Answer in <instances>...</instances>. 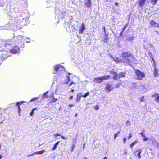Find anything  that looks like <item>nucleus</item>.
I'll list each match as a JSON object with an SVG mask.
<instances>
[{
	"label": "nucleus",
	"mask_w": 159,
	"mask_h": 159,
	"mask_svg": "<svg viewBox=\"0 0 159 159\" xmlns=\"http://www.w3.org/2000/svg\"><path fill=\"white\" fill-rule=\"evenodd\" d=\"M121 58H119V63H126L130 65L133 62L135 61L136 58L134 55L128 52H124L121 54Z\"/></svg>",
	"instance_id": "1"
},
{
	"label": "nucleus",
	"mask_w": 159,
	"mask_h": 159,
	"mask_svg": "<svg viewBox=\"0 0 159 159\" xmlns=\"http://www.w3.org/2000/svg\"><path fill=\"white\" fill-rule=\"evenodd\" d=\"M135 73L138 80H141L142 79L144 78L145 75L144 73L138 69L134 70Z\"/></svg>",
	"instance_id": "2"
},
{
	"label": "nucleus",
	"mask_w": 159,
	"mask_h": 159,
	"mask_svg": "<svg viewBox=\"0 0 159 159\" xmlns=\"http://www.w3.org/2000/svg\"><path fill=\"white\" fill-rule=\"evenodd\" d=\"M89 92H87L85 94L83 95H82V93H78V94L77 95L76 99V101L77 102H78L80 101L81 100V97H82L84 98H86L89 95Z\"/></svg>",
	"instance_id": "3"
},
{
	"label": "nucleus",
	"mask_w": 159,
	"mask_h": 159,
	"mask_svg": "<svg viewBox=\"0 0 159 159\" xmlns=\"http://www.w3.org/2000/svg\"><path fill=\"white\" fill-rule=\"evenodd\" d=\"M10 51L11 53L14 54L19 53L20 52V47L19 46H15L10 50Z\"/></svg>",
	"instance_id": "4"
},
{
	"label": "nucleus",
	"mask_w": 159,
	"mask_h": 159,
	"mask_svg": "<svg viewBox=\"0 0 159 159\" xmlns=\"http://www.w3.org/2000/svg\"><path fill=\"white\" fill-rule=\"evenodd\" d=\"M114 88L111 86V85L110 84H107L104 88L105 90L108 92H109L112 90Z\"/></svg>",
	"instance_id": "5"
},
{
	"label": "nucleus",
	"mask_w": 159,
	"mask_h": 159,
	"mask_svg": "<svg viewBox=\"0 0 159 159\" xmlns=\"http://www.w3.org/2000/svg\"><path fill=\"white\" fill-rule=\"evenodd\" d=\"M142 150L141 149H138L134 152L135 155L137 157L138 159H140L141 157V153Z\"/></svg>",
	"instance_id": "6"
},
{
	"label": "nucleus",
	"mask_w": 159,
	"mask_h": 159,
	"mask_svg": "<svg viewBox=\"0 0 159 159\" xmlns=\"http://www.w3.org/2000/svg\"><path fill=\"white\" fill-rule=\"evenodd\" d=\"M108 34L105 33L102 37V40L105 43H107L108 41L109 38L108 37Z\"/></svg>",
	"instance_id": "7"
},
{
	"label": "nucleus",
	"mask_w": 159,
	"mask_h": 159,
	"mask_svg": "<svg viewBox=\"0 0 159 159\" xmlns=\"http://www.w3.org/2000/svg\"><path fill=\"white\" fill-rule=\"evenodd\" d=\"M85 29V25L84 23H82L81 25V26L79 29V31L80 34H82L84 31Z\"/></svg>",
	"instance_id": "8"
},
{
	"label": "nucleus",
	"mask_w": 159,
	"mask_h": 159,
	"mask_svg": "<svg viewBox=\"0 0 159 159\" xmlns=\"http://www.w3.org/2000/svg\"><path fill=\"white\" fill-rule=\"evenodd\" d=\"M86 1L84 3L85 6L88 8H90L92 6V2L91 0H85Z\"/></svg>",
	"instance_id": "9"
},
{
	"label": "nucleus",
	"mask_w": 159,
	"mask_h": 159,
	"mask_svg": "<svg viewBox=\"0 0 159 159\" xmlns=\"http://www.w3.org/2000/svg\"><path fill=\"white\" fill-rule=\"evenodd\" d=\"M150 26L151 27H158V24L156 22L153 20H151L149 22Z\"/></svg>",
	"instance_id": "10"
},
{
	"label": "nucleus",
	"mask_w": 159,
	"mask_h": 159,
	"mask_svg": "<svg viewBox=\"0 0 159 159\" xmlns=\"http://www.w3.org/2000/svg\"><path fill=\"white\" fill-rule=\"evenodd\" d=\"M63 68V66L59 64L55 65L54 67V70L56 72L58 71H59V68Z\"/></svg>",
	"instance_id": "11"
},
{
	"label": "nucleus",
	"mask_w": 159,
	"mask_h": 159,
	"mask_svg": "<svg viewBox=\"0 0 159 159\" xmlns=\"http://www.w3.org/2000/svg\"><path fill=\"white\" fill-rule=\"evenodd\" d=\"M109 56L112 58L113 60L116 63H119V58L117 57H114L113 55L111 54H109Z\"/></svg>",
	"instance_id": "12"
},
{
	"label": "nucleus",
	"mask_w": 159,
	"mask_h": 159,
	"mask_svg": "<svg viewBox=\"0 0 159 159\" xmlns=\"http://www.w3.org/2000/svg\"><path fill=\"white\" fill-rule=\"evenodd\" d=\"M93 80L95 83H101L102 81L101 76L94 78Z\"/></svg>",
	"instance_id": "13"
},
{
	"label": "nucleus",
	"mask_w": 159,
	"mask_h": 159,
	"mask_svg": "<svg viewBox=\"0 0 159 159\" xmlns=\"http://www.w3.org/2000/svg\"><path fill=\"white\" fill-rule=\"evenodd\" d=\"M147 0H139V5L141 7H142L145 4V2Z\"/></svg>",
	"instance_id": "14"
},
{
	"label": "nucleus",
	"mask_w": 159,
	"mask_h": 159,
	"mask_svg": "<svg viewBox=\"0 0 159 159\" xmlns=\"http://www.w3.org/2000/svg\"><path fill=\"white\" fill-rule=\"evenodd\" d=\"M112 72V74L114 75V76H113V79L114 80H117L119 79V75H118L116 72Z\"/></svg>",
	"instance_id": "15"
},
{
	"label": "nucleus",
	"mask_w": 159,
	"mask_h": 159,
	"mask_svg": "<svg viewBox=\"0 0 159 159\" xmlns=\"http://www.w3.org/2000/svg\"><path fill=\"white\" fill-rule=\"evenodd\" d=\"M126 72H121L119 74V79L121 78H124L125 77Z\"/></svg>",
	"instance_id": "16"
},
{
	"label": "nucleus",
	"mask_w": 159,
	"mask_h": 159,
	"mask_svg": "<svg viewBox=\"0 0 159 159\" xmlns=\"http://www.w3.org/2000/svg\"><path fill=\"white\" fill-rule=\"evenodd\" d=\"M153 75L155 77L159 76V74L158 73V70L156 68L154 69Z\"/></svg>",
	"instance_id": "17"
},
{
	"label": "nucleus",
	"mask_w": 159,
	"mask_h": 159,
	"mask_svg": "<svg viewBox=\"0 0 159 159\" xmlns=\"http://www.w3.org/2000/svg\"><path fill=\"white\" fill-rule=\"evenodd\" d=\"M25 102L22 101L20 102H18L16 103V105L17 106L19 111L20 112V106L24 102Z\"/></svg>",
	"instance_id": "18"
},
{
	"label": "nucleus",
	"mask_w": 159,
	"mask_h": 159,
	"mask_svg": "<svg viewBox=\"0 0 159 159\" xmlns=\"http://www.w3.org/2000/svg\"><path fill=\"white\" fill-rule=\"evenodd\" d=\"M155 96H157V97L155 99V101L159 103V95L158 94L156 93L152 95V97H154Z\"/></svg>",
	"instance_id": "19"
},
{
	"label": "nucleus",
	"mask_w": 159,
	"mask_h": 159,
	"mask_svg": "<svg viewBox=\"0 0 159 159\" xmlns=\"http://www.w3.org/2000/svg\"><path fill=\"white\" fill-rule=\"evenodd\" d=\"M102 81L104 80H107L110 79V76L109 75H107L106 76H101Z\"/></svg>",
	"instance_id": "20"
},
{
	"label": "nucleus",
	"mask_w": 159,
	"mask_h": 159,
	"mask_svg": "<svg viewBox=\"0 0 159 159\" xmlns=\"http://www.w3.org/2000/svg\"><path fill=\"white\" fill-rule=\"evenodd\" d=\"M59 143H60V141H58L57 142L54 144L53 147L52 148V150H55L56 149V148L57 147V145H58V144Z\"/></svg>",
	"instance_id": "21"
},
{
	"label": "nucleus",
	"mask_w": 159,
	"mask_h": 159,
	"mask_svg": "<svg viewBox=\"0 0 159 159\" xmlns=\"http://www.w3.org/2000/svg\"><path fill=\"white\" fill-rule=\"evenodd\" d=\"M137 142V141H134L130 144V148L131 149H133V147L136 144Z\"/></svg>",
	"instance_id": "22"
},
{
	"label": "nucleus",
	"mask_w": 159,
	"mask_h": 159,
	"mask_svg": "<svg viewBox=\"0 0 159 159\" xmlns=\"http://www.w3.org/2000/svg\"><path fill=\"white\" fill-rule=\"evenodd\" d=\"M45 151V150H43L41 151H38L35 152V154H42Z\"/></svg>",
	"instance_id": "23"
},
{
	"label": "nucleus",
	"mask_w": 159,
	"mask_h": 159,
	"mask_svg": "<svg viewBox=\"0 0 159 159\" xmlns=\"http://www.w3.org/2000/svg\"><path fill=\"white\" fill-rule=\"evenodd\" d=\"M128 23H127L126 24H125L124 25L123 28L121 29V31H122L124 32V31H125V29L128 26Z\"/></svg>",
	"instance_id": "24"
},
{
	"label": "nucleus",
	"mask_w": 159,
	"mask_h": 159,
	"mask_svg": "<svg viewBox=\"0 0 159 159\" xmlns=\"http://www.w3.org/2000/svg\"><path fill=\"white\" fill-rule=\"evenodd\" d=\"M52 98H53V99L52 100L51 102L53 103L56 102L57 101V98H54V95L53 94L52 96Z\"/></svg>",
	"instance_id": "25"
},
{
	"label": "nucleus",
	"mask_w": 159,
	"mask_h": 159,
	"mask_svg": "<svg viewBox=\"0 0 159 159\" xmlns=\"http://www.w3.org/2000/svg\"><path fill=\"white\" fill-rule=\"evenodd\" d=\"M39 97H36L33 98L30 101H35L39 99Z\"/></svg>",
	"instance_id": "26"
},
{
	"label": "nucleus",
	"mask_w": 159,
	"mask_h": 159,
	"mask_svg": "<svg viewBox=\"0 0 159 159\" xmlns=\"http://www.w3.org/2000/svg\"><path fill=\"white\" fill-rule=\"evenodd\" d=\"M158 0H151V2L153 5H155L157 4Z\"/></svg>",
	"instance_id": "27"
},
{
	"label": "nucleus",
	"mask_w": 159,
	"mask_h": 159,
	"mask_svg": "<svg viewBox=\"0 0 159 159\" xmlns=\"http://www.w3.org/2000/svg\"><path fill=\"white\" fill-rule=\"evenodd\" d=\"M120 132V131H119L117 133L114 134V139H115L118 136V135L119 134Z\"/></svg>",
	"instance_id": "28"
},
{
	"label": "nucleus",
	"mask_w": 159,
	"mask_h": 159,
	"mask_svg": "<svg viewBox=\"0 0 159 159\" xmlns=\"http://www.w3.org/2000/svg\"><path fill=\"white\" fill-rule=\"evenodd\" d=\"M48 92V91H47V92H45L44 93V94L43 96V98H46L48 97V96L47 95V93Z\"/></svg>",
	"instance_id": "29"
},
{
	"label": "nucleus",
	"mask_w": 159,
	"mask_h": 159,
	"mask_svg": "<svg viewBox=\"0 0 159 159\" xmlns=\"http://www.w3.org/2000/svg\"><path fill=\"white\" fill-rule=\"evenodd\" d=\"M36 109H37V108H34V109H33L31 112H30V115L31 116H33V115H34V111L36 110Z\"/></svg>",
	"instance_id": "30"
},
{
	"label": "nucleus",
	"mask_w": 159,
	"mask_h": 159,
	"mask_svg": "<svg viewBox=\"0 0 159 159\" xmlns=\"http://www.w3.org/2000/svg\"><path fill=\"white\" fill-rule=\"evenodd\" d=\"M21 37L20 36H18L17 38V41L18 42H21Z\"/></svg>",
	"instance_id": "31"
},
{
	"label": "nucleus",
	"mask_w": 159,
	"mask_h": 159,
	"mask_svg": "<svg viewBox=\"0 0 159 159\" xmlns=\"http://www.w3.org/2000/svg\"><path fill=\"white\" fill-rule=\"evenodd\" d=\"M121 83H117L115 87L116 88L119 87L121 85Z\"/></svg>",
	"instance_id": "32"
},
{
	"label": "nucleus",
	"mask_w": 159,
	"mask_h": 159,
	"mask_svg": "<svg viewBox=\"0 0 159 159\" xmlns=\"http://www.w3.org/2000/svg\"><path fill=\"white\" fill-rule=\"evenodd\" d=\"M144 131L143 130L141 133H140V134L141 135L142 137H144L145 135L144 134Z\"/></svg>",
	"instance_id": "33"
},
{
	"label": "nucleus",
	"mask_w": 159,
	"mask_h": 159,
	"mask_svg": "<svg viewBox=\"0 0 159 159\" xmlns=\"http://www.w3.org/2000/svg\"><path fill=\"white\" fill-rule=\"evenodd\" d=\"M144 96H143L141 97L140 98V100L141 102H143L144 101Z\"/></svg>",
	"instance_id": "34"
},
{
	"label": "nucleus",
	"mask_w": 159,
	"mask_h": 159,
	"mask_svg": "<svg viewBox=\"0 0 159 159\" xmlns=\"http://www.w3.org/2000/svg\"><path fill=\"white\" fill-rule=\"evenodd\" d=\"M95 109L97 110H98L99 109V106L98 105H96L94 107Z\"/></svg>",
	"instance_id": "35"
},
{
	"label": "nucleus",
	"mask_w": 159,
	"mask_h": 159,
	"mask_svg": "<svg viewBox=\"0 0 159 159\" xmlns=\"http://www.w3.org/2000/svg\"><path fill=\"white\" fill-rule=\"evenodd\" d=\"M75 147V144H73L72 145V147H71V151H73Z\"/></svg>",
	"instance_id": "36"
},
{
	"label": "nucleus",
	"mask_w": 159,
	"mask_h": 159,
	"mask_svg": "<svg viewBox=\"0 0 159 159\" xmlns=\"http://www.w3.org/2000/svg\"><path fill=\"white\" fill-rule=\"evenodd\" d=\"M35 154V152H34L33 153H32V154H29L28 155V156H27V157H30L31 156H33V155H34Z\"/></svg>",
	"instance_id": "37"
},
{
	"label": "nucleus",
	"mask_w": 159,
	"mask_h": 159,
	"mask_svg": "<svg viewBox=\"0 0 159 159\" xmlns=\"http://www.w3.org/2000/svg\"><path fill=\"white\" fill-rule=\"evenodd\" d=\"M63 68H59V71H64L65 70V68L63 66Z\"/></svg>",
	"instance_id": "38"
},
{
	"label": "nucleus",
	"mask_w": 159,
	"mask_h": 159,
	"mask_svg": "<svg viewBox=\"0 0 159 159\" xmlns=\"http://www.w3.org/2000/svg\"><path fill=\"white\" fill-rule=\"evenodd\" d=\"M67 78L68 80H67V82H66V84H68V82H70V76H67Z\"/></svg>",
	"instance_id": "39"
},
{
	"label": "nucleus",
	"mask_w": 159,
	"mask_h": 159,
	"mask_svg": "<svg viewBox=\"0 0 159 159\" xmlns=\"http://www.w3.org/2000/svg\"><path fill=\"white\" fill-rule=\"evenodd\" d=\"M143 137L144 138L143 139V140L144 141H146L148 139V138L146 137L145 136Z\"/></svg>",
	"instance_id": "40"
},
{
	"label": "nucleus",
	"mask_w": 159,
	"mask_h": 159,
	"mask_svg": "<svg viewBox=\"0 0 159 159\" xmlns=\"http://www.w3.org/2000/svg\"><path fill=\"white\" fill-rule=\"evenodd\" d=\"M126 125H127L129 126L130 125V122H129V121L128 120L126 121Z\"/></svg>",
	"instance_id": "41"
},
{
	"label": "nucleus",
	"mask_w": 159,
	"mask_h": 159,
	"mask_svg": "<svg viewBox=\"0 0 159 159\" xmlns=\"http://www.w3.org/2000/svg\"><path fill=\"white\" fill-rule=\"evenodd\" d=\"M132 137V135H131V133H130L128 137V139H129Z\"/></svg>",
	"instance_id": "42"
},
{
	"label": "nucleus",
	"mask_w": 159,
	"mask_h": 159,
	"mask_svg": "<svg viewBox=\"0 0 159 159\" xmlns=\"http://www.w3.org/2000/svg\"><path fill=\"white\" fill-rule=\"evenodd\" d=\"M103 28V30H104V33H106V28H105V26H104L102 27Z\"/></svg>",
	"instance_id": "43"
},
{
	"label": "nucleus",
	"mask_w": 159,
	"mask_h": 159,
	"mask_svg": "<svg viewBox=\"0 0 159 159\" xmlns=\"http://www.w3.org/2000/svg\"><path fill=\"white\" fill-rule=\"evenodd\" d=\"M54 136H55V137H57L58 136H60V135L58 133H56Z\"/></svg>",
	"instance_id": "44"
},
{
	"label": "nucleus",
	"mask_w": 159,
	"mask_h": 159,
	"mask_svg": "<svg viewBox=\"0 0 159 159\" xmlns=\"http://www.w3.org/2000/svg\"><path fill=\"white\" fill-rule=\"evenodd\" d=\"M75 84V83H74V82H71V83H70L69 84V86H70L71 85H72V84Z\"/></svg>",
	"instance_id": "45"
},
{
	"label": "nucleus",
	"mask_w": 159,
	"mask_h": 159,
	"mask_svg": "<svg viewBox=\"0 0 159 159\" xmlns=\"http://www.w3.org/2000/svg\"><path fill=\"white\" fill-rule=\"evenodd\" d=\"M123 142L124 143H126V139L125 138H123Z\"/></svg>",
	"instance_id": "46"
},
{
	"label": "nucleus",
	"mask_w": 159,
	"mask_h": 159,
	"mask_svg": "<svg viewBox=\"0 0 159 159\" xmlns=\"http://www.w3.org/2000/svg\"><path fill=\"white\" fill-rule=\"evenodd\" d=\"M73 96H71L70 98H69V100H70L72 99H73Z\"/></svg>",
	"instance_id": "47"
},
{
	"label": "nucleus",
	"mask_w": 159,
	"mask_h": 159,
	"mask_svg": "<svg viewBox=\"0 0 159 159\" xmlns=\"http://www.w3.org/2000/svg\"><path fill=\"white\" fill-rule=\"evenodd\" d=\"M61 137L63 139H66L65 137L63 136H61Z\"/></svg>",
	"instance_id": "48"
},
{
	"label": "nucleus",
	"mask_w": 159,
	"mask_h": 159,
	"mask_svg": "<svg viewBox=\"0 0 159 159\" xmlns=\"http://www.w3.org/2000/svg\"><path fill=\"white\" fill-rule=\"evenodd\" d=\"M74 106V105L73 104H69V106L70 107H73Z\"/></svg>",
	"instance_id": "49"
},
{
	"label": "nucleus",
	"mask_w": 159,
	"mask_h": 159,
	"mask_svg": "<svg viewBox=\"0 0 159 159\" xmlns=\"http://www.w3.org/2000/svg\"><path fill=\"white\" fill-rule=\"evenodd\" d=\"M123 33V32L121 31L120 34V36H122Z\"/></svg>",
	"instance_id": "50"
},
{
	"label": "nucleus",
	"mask_w": 159,
	"mask_h": 159,
	"mask_svg": "<svg viewBox=\"0 0 159 159\" xmlns=\"http://www.w3.org/2000/svg\"><path fill=\"white\" fill-rule=\"evenodd\" d=\"M157 147L159 148V143H157Z\"/></svg>",
	"instance_id": "51"
},
{
	"label": "nucleus",
	"mask_w": 159,
	"mask_h": 159,
	"mask_svg": "<svg viewBox=\"0 0 159 159\" xmlns=\"http://www.w3.org/2000/svg\"><path fill=\"white\" fill-rule=\"evenodd\" d=\"M155 32L157 34H158L159 35V32L158 31H156Z\"/></svg>",
	"instance_id": "52"
},
{
	"label": "nucleus",
	"mask_w": 159,
	"mask_h": 159,
	"mask_svg": "<svg viewBox=\"0 0 159 159\" xmlns=\"http://www.w3.org/2000/svg\"><path fill=\"white\" fill-rule=\"evenodd\" d=\"M115 5H117V6L118 5V3L117 2L115 3Z\"/></svg>",
	"instance_id": "53"
},
{
	"label": "nucleus",
	"mask_w": 159,
	"mask_h": 159,
	"mask_svg": "<svg viewBox=\"0 0 159 159\" xmlns=\"http://www.w3.org/2000/svg\"><path fill=\"white\" fill-rule=\"evenodd\" d=\"M71 91L72 92H73L74 91V90L73 89H72L71 90Z\"/></svg>",
	"instance_id": "54"
},
{
	"label": "nucleus",
	"mask_w": 159,
	"mask_h": 159,
	"mask_svg": "<svg viewBox=\"0 0 159 159\" xmlns=\"http://www.w3.org/2000/svg\"><path fill=\"white\" fill-rule=\"evenodd\" d=\"M85 145V144H84L83 145V149H84V148Z\"/></svg>",
	"instance_id": "55"
},
{
	"label": "nucleus",
	"mask_w": 159,
	"mask_h": 159,
	"mask_svg": "<svg viewBox=\"0 0 159 159\" xmlns=\"http://www.w3.org/2000/svg\"><path fill=\"white\" fill-rule=\"evenodd\" d=\"M2 156V155H0V159H1Z\"/></svg>",
	"instance_id": "56"
},
{
	"label": "nucleus",
	"mask_w": 159,
	"mask_h": 159,
	"mask_svg": "<svg viewBox=\"0 0 159 159\" xmlns=\"http://www.w3.org/2000/svg\"><path fill=\"white\" fill-rule=\"evenodd\" d=\"M103 159H107V157H105L103 158Z\"/></svg>",
	"instance_id": "57"
},
{
	"label": "nucleus",
	"mask_w": 159,
	"mask_h": 159,
	"mask_svg": "<svg viewBox=\"0 0 159 159\" xmlns=\"http://www.w3.org/2000/svg\"><path fill=\"white\" fill-rule=\"evenodd\" d=\"M74 140H75V143H76V140H75V139H74L73 140V141H74Z\"/></svg>",
	"instance_id": "58"
},
{
	"label": "nucleus",
	"mask_w": 159,
	"mask_h": 159,
	"mask_svg": "<svg viewBox=\"0 0 159 159\" xmlns=\"http://www.w3.org/2000/svg\"><path fill=\"white\" fill-rule=\"evenodd\" d=\"M84 159H87V158L86 157H84Z\"/></svg>",
	"instance_id": "59"
},
{
	"label": "nucleus",
	"mask_w": 159,
	"mask_h": 159,
	"mask_svg": "<svg viewBox=\"0 0 159 159\" xmlns=\"http://www.w3.org/2000/svg\"><path fill=\"white\" fill-rule=\"evenodd\" d=\"M129 159H132L131 158H130Z\"/></svg>",
	"instance_id": "60"
}]
</instances>
